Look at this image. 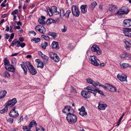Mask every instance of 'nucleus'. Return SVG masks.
Instances as JSON below:
<instances>
[{
  "label": "nucleus",
  "instance_id": "nucleus-26",
  "mask_svg": "<svg viewBox=\"0 0 131 131\" xmlns=\"http://www.w3.org/2000/svg\"><path fill=\"white\" fill-rule=\"evenodd\" d=\"M7 93V92L5 90H4L3 92H0V99L4 97Z\"/></svg>",
  "mask_w": 131,
  "mask_h": 131
},
{
  "label": "nucleus",
  "instance_id": "nucleus-13",
  "mask_svg": "<svg viewBox=\"0 0 131 131\" xmlns=\"http://www.w3.org/2000/svg\"><path fill=\"white\" fill-rule=\"evenodd\" d=\"M9 115L10 117L16 118L18 116L19 114L17 111H11L10 112Z\"/></svg>",
  "mask_w": 131,
  "mask_h": 131
},
{
  "label": "nucleus",
  "instance_id": "nucleus-32",
  "mask_svg": "<svg viewBox=\"0 0 131 131\" xmlns=\"http://www.w3.org/2000/svg\"><path fill=\"white\" fill-rule=\"evenodd\" d=\"M49 55L50 57L52 59H54V57L55 56H56V53L52 52H50L49 53Z\"/></svg>",
  "mask_w": 131,
  "mask_h": 131
},
{
  "label": "nucleus",
  "instance_id": "nucleus-4",
  "mask_svg": "<svg viewBox=\"0 0 131 131\" xmlns=\"http://www.w3.org/2000/svg\"><path fill=\"white\" fill-rule=\"evenodd\" d=\"M72 13L73 15L76 17H78L80 15V11L78 7L76 5H73L72 8Z\"/></svg>",
  "mask_w": 131,
  "mask_h": 131
},
{
  "label": "nucleus",
  "instance_id": "nucleus-9",
  "mask_svg": "<svg viewBox=\"0 0 131 131\" xmlns=\"http://www.w3.org/2000/svg\"><path fill=\"white\" fill-rule=\"evenodd\" d=\"M124 26L126 27H128L131 26V19H126L123 21Z\"/></svg>",
  "mask_w": 131,
  "mask_h": 131
},
{
  "label": "nucleus",
  "instance_id": "nucleus-2",
  "mask_svg": "<svg viewBox=\"0 0 131 131\" xmlns=\"http://www.w3.org/2000/svg\"><path fill=\"white\" fill-rule=\"evenodd\" d=\"M73 113H69L67 114L66 119L68 122L70 124H74L77 121L76 116Z\"/></svg>",
  "mask_w": 131,
  "mask_h": 131
},
{
  "label": "nucleus",
  "instance_id": "nucleus-38",
  "mask_svg": "<svg viewBox=\"0 0 131 131\" xmlns=\"http://www.w3.org/2000/svg\"><path fill=\"white\" fill-rule=\"evenodd\" d=\"M55 62H58L60 60L59 57L57 56L56 54V56H55L54 57V59H53Z\"/></svg>",
  "mask_w": 131,
  "mask_h": 131
},
{
  "label": "nucleus",
  "instance_id": "nucleus-45",
  "mask_svg": "<svg viewBox=\"0 0 131 131\" xmlns=\"http://www.w3.org/2000/svg\"><path fill=\"white\" fill-rule=\"evenodd\" d=\"M125 35L127 37H131V33L128 32H124Z\"/></svg>",
  "mask_w": 131,
  "mask_h": 131
},
{
  "label": "nucleus",
  "instance_id": "nucleus-55",
  "mask_svg": "<svg viewBox=\"0 0 131 131\" xmlns=\"http://www.w3.org/2000/svg\"><path fill=\"white\" fill-rule=\"evenodd\" d=\"M114 86H113L112 85H110L109 84H107V90H109L111 91V90L112 89V87H114Z\"/></svg>",
  "mask_w": 131,
  "mask_h": 131
},
{
  "label": "nucleus",
  "instance_id": "nucleus-34",
  "mask_svg": "<svg viewBox=\"0 0 131 131\" xmlns=\"http://www.w3.org/2000/svg\"><path fill=\"white\" fill-rule=\"evenodd\" d=\"M25 64L28 69L33 66L31 63L28 61L26 62L25 63Z\"/></svg>",
  "mask_w": 131,
  "mask_h": 131
},
{
  "label": "nucleus",
  "instance_id": "nucleus-10",
  "mask_svg": "<svg viewBox=\"0 0 131 131\" xmlns=\"http://www.w3.org/2000/svg\"><path fill=\"white\" fill-rule=\"evenodd\" d=\"M117 77L121 81H127V76L124 74H118Z\"/></svg>",
  "mask_w": 131,
  "mask_h": 131
},
{
  "label": "nucleus",
  "instance_id": "nucleus-1",
  "mask_svg": "<svg viewBox=\"0 0 131 131\" xmlns=\"http://www.w3.org/2000/svg\"><path fill=\"white\" fill-rule=\"evenodd\" d=\"M17 102L16 99L14 98L12 100L8 101L5 104V108L0 111V113L3 114L6 112L8 110V107H11L14 106Z\"/></svg>",
  "mask_w": 131,
  "mask_h": 131
},
{
  "label": "nucleus",
  "instance_id": "nucleus-42",
  "mask_svg": "<svg viewBox=\"0 0 131 131\" xmlns=\"http://www.w3.org/2000/svg\"><path fill=\"white\" fill-rule=\"evenodd\" d=\"M61 30L62 32H65L67 30V27L64 25L63 27L61 28Z\"/></svg>",
  "mask_w": 131,
  "mask_h": 131
},
{
  "label": "nucleus",
  "instance_id": "nucleus-17",
  "mask_svg": "<svg viewBox=\"0 0 131 131\" xmlns=\"http://www.w3.org/2000/svg\"><path fill=\"white\" fill-rule=\"evenodd\" d=\"M87 6L86 5H82L81 6V12L82 13L85 14L87 12Z\"/></svg>",
  "mask_w": 131,
  "mask_h": 131
},
{
  "label": "nucleus",
  "instance_id": "nucleus-15",
  "mask_svg": "<svg viewBox=\"0 0 131 131\" xmlns=\"http://www.w3.org/2000/svg\"><path fill=\"white\" fill-rule=\"evenodd\" d=\"M53 49L57 50L59 48V45L58 42L54 41H53L51 45Z\"/></svg>",
  "mask_w": 131,
  "mask_h": 131
},
{
  "label": "nucleus",
  "instance_id": "nucleus-20",
  "mask_svg": "<svg viewBox=\"0 0 131 131\" xmlns=\"http://www.w3.org/2000/svg\"><path fill=\"white\" fill-rule=\"evenodd\" d=\"M106 104H99L98 106V108L100 110H104L105 109V108L107 107Z\"/></svg>",
  "mask_w": 131,
  "mask_h": 131
},
{
  "label": "nucleus",
  "instance_id": "nucleus-33",
  "mask_svg": "<svg viewBox=\"0 0 131 131\" xmlns=\"http://www.w3.org/2000/svg\"><path fill=\"white\" fill-rule=\"evenodd\" d=\"M48 34L49 35L52 36L54 38H55L57 35V34L55 32H49L48 33Z\"/></svg>",
  "mask_w": 131,
  "mask_h": 131
},
{
  "label": "nucleus",
  "instance_id": "nucleus-54",
  "mask_svg": "<svg viewBox=\"0 0 131 131\" xmlns=\"http://www.w3.org/2000/svg\"><path fill=\"white\" fill-rule=\"evenodd\" d=\"M114 86H113L112 85H110L109 84H107V90H109L111 91V90L112 89V87H114Z\"/></svg>",
  "mask_w": 131,
  "mask_h": 131
},
{
  "label": "nucleus",
  "instance_id": "nucleus-40",
  "mask_svg": "<svg viewBox=\"0 0 131 131\" xmlns=\"http://www.w3.org/2000/svg\"><path fill=\"white\" fill-rule=\"evenodd\" d=\"M66 12L63 9H61L60 12V15L61 16L63 17L64 16V15Z\"/></svg>",
  "mask_w": 131,
  "mask_h": 131
},
{
  "label": "nucleus",
  "instance_id": "nucleus-28",
  "mask_svg": "<svg viewBox=\"0 0 131 131\" xmlns=\"http://www.w3.org/2000/svg\"><path fill=\"white\" fill-rule=\"evenodd\" d=\"M97 5V3L95 1H94L91 3V4L90 6L89 7L92 9L93 10V9Z\"/></svg>",
  "mask_w": 131,
  "mask_h": 131
},
{
  "label": "nucleus",
  "instance_id": "nucleus-29",
  "mask_svg": "<svg viewBox=\"0 0 131 131\" xmlns=\"http://www.w3.org/2000/svg\"><path fill=\"white\" fill-rule=\"evenodd\" d=\"M47 11H46L49 13V16H52L53 15V13L50 7H48L47 8Z\"/></svg>",
  "mask_w": 131,
  "mask_h": 131
},
{
  "label": "nucleus",
  "instance_id": "nucleus-16",
  "mask_svg": "<svg viewBox=\"0 0 131 131\" xmlns=\"http://www.w3.org/2000/svg\"><path fill=\"white\" fill-rule=\"evenodd\" d=\"M46 19V17L43 16H41V18H39L38 20V22L39 23L42 25H44L46 24V23L44 20Z\"/></svg>",
  "mask_w": 131,
  "mask_h": 131
},
{
  "label": "nucleus",
  "instance_id": "nucleus-62",
  "mask_svg": "<svg viewBox=\"0 0 131 131\" xmlns=\"http://www.w3.org/2000/svg\"><path fill=\"white\" fill-rule=\"evenodd\" d=\"M17 44L16 46V47H19L20 46V41L18 40H17Z\"/></svg>",
  "mask_w": 131,
  "mask_h": 131
},
{
  "label": "nucleus",
  "instance_id": "nucleus-46",
  "mask_svg": "<svg viewBox=\"0 0 131 131\" xmlns=\"http://www.w3.org/2000/svg\"><path fill=\"white\" fill-rule=\"evenodd\" d=\"M17 39H14L11 43V46H13L15 45L17 43Z\"/></svg>",
  "mask_w": 131,
  "mask_h": 131
},
{
  "label": "nucleus",
  "instance_id": "nucleus-39",
  "mask_svg": "<svg viewBox=\"0 0 131 131\" xmlns=\"http://www.w3.org/2000/svg\"><path fill=\"white\" fill-rule=\"evenodd\" d=\"M71 13V11L70 10H67L65 13L64 16H65L68 18L69 17V14H70Z\"/></svg>",
  "mask_w": 131,
  "mask_h": 131
},
{
  "label": "nucleus",
  "instance_id": "nucleus-7",
  "mask_svg": "<svg viewBox=\"0 0 131 131\" xmlns=\"http://www.w3.org/2000/svg\"><path fill=\"white\" fill-rule=\"evenodd\" d=\"M35 29L37 30L43 34H45L46 31V28L43 26L40 25L37 26L35 27Z\"/></svg>",
  "mask_w": 131,
  "mask_h": 131
},
{
  "label": "nucleus",
  "instance_id": "nucleus-23",
  "mask_svg": "<svg viewBox=\"0 0 131 131\" xmlns=\"http://www.w3.org/2000/svg\"><path fill=\"white\" fill-rule=\"evenodd\" d=\"M22 68L23 69L24 73V74L26 75L27 74V69L24 64H21L20 65Z\"/></svg>",
  "mask_w": 131,
  "mask_h": 131
},
{
  "label": "nucleus",
  "instance_id": "nucleus-12",
  "mask_svg": "<svg viewBox=\"0 0 131 131\" xmlns=\"http://www.w3.org/2000/svg\"><path fill=\"white\" fill-rule=\"evenodd\" d=\"M81 94L83 96L86 98H88L90 97V95L88 92L85 90L82 91Z\"/></svg>",
  "mask_w": 131,
  "mask_h": 131
},
{
  "label": "nucleus",
  "instance_id": "nucleus-8",
  "mask_svg": "<svg viewBox=\"0 0 131 131\" xmlns=\"http://www.w3.org/2000/svg\"><path fill=\"white\" fill-rule=\"evenodd\" d=\"M86 82L88 83L93 85L95 87H96L98 85H101V84L98 82H95L91 79H86Z\"/></svg>",
  "mask_w": 131,
  "mask_h": 131
},
{
  "label": "nucleus",
  "instance_id": "nucleus-60",
  "mask_svg": "<svg viewBox=\"0 0 131 131\" xmlns=\"http://www.w3.org/2000/svg\"><path fill=\"white\" fill-rule=\"evenodd\" d=\"M112 89L111 90V91L113 92H114L116 91V89L115 87L114 86V87H112Z\"/></svg>",
  "mask_w": 131,
  "mask_h": 131
},
{
  "label": "nucleus",
  "instance_id": "nucleus-52",
  "mask_svg": "<svg viewBox=\"0 0 131 131\" xmlns=\"http://www.w3.org/2000/svg\"><path fill=\"white\" fill-rule=\"evenodd\" d=\"M84 89L87 90L88 91V92H91V91L92 90V88L89 86H87L86 88H84Z\"/></svg>",
  "mask_w": 131,
  "mask_h": 131
},
{
  "label": "nucleus",
  "instance_id": "nucleus-41",
  "mask_svg": "<svg viewBox=\"0 0 131 131\" xmlns=\"http://www.w3.org/2000/svg\"><path fill=\"white\" fill-rule=\"evenodd\" d=\"M95 90L96 91L101 95H104L103 92L101 90H99V89L97 88H96Z\"/></svg>",
  "mask_w": 131,
  "mask_h": 131
},
{
  "label": "nucleus",
  "instance_id": "nucleus-6",
  "mask_svg": "<svg viewBox=\"0 0 131 131\" xmlns=\"http://www.w3.org/2000/svg\"><path fill=\"white\" fill-rule=\"evenodd\" d=\"M62 112L64 113H74V110L70 106H66L65 107V108L62 110Z\"/></svg>",
  "mask_w": 131,
  "mask_h": 131
},
{
  "label": "nucleus",
  "instance_id": "nucleus-27",
  "mask_svg": "<svg viewBox=\"0 0 131 131\" xmlns=\"http://www.w3.org/2000/svg\"><path fill=\"white\" fill-rule=\"evenodd\" d=\"M41 46L42 48L45 49H46V47L48 46V43L47 42L44 41L41 43Z\"/></svg>",
  "mask_w": 131,
  "mask_h": 131
},
{
  "label": "nucleus",
  "instance_id": "nucleus-18",
  "mask_svg": "<svg viewBox=\"0 0 131 131\" xmlns=\"http://www.w3.org/2000/svg\"><path fill=\"white\" fill-rule=\"evenodd\" d=\"M28 70L30 73L33 75H35L37 73V71L33 66L29 68Z\"/></svg>",
  "mask_w": 131,
  "mask_h": 131
},
{
  "label": "nucleus",
  "instance_id": "nucleus-44",
  "mask_svg": "<svg viewBox=\"0 0 131 131\" xmlns=\"http://www.w3.org/2000/svg\"><path fill=\"white\" fill-rule=\"evenodd\" d=\"M38 64L37 67H40L42 68L44 67V64L43 62L42 61H40V62L38 63Z\"/></svg>",
  "mask_w": 131,
  "mask_h": 131
},
{
  "label": "nucleus",
  "instance_id": "nucleus-5",
  "mask_svg": "<svg viewBox=\"0 0 131 131\" xmlns=\"http://www.w3.org/2000/svg\"><path fill=\"white\" fill-rule=\"evenodd\" d=\"M128 12L129 10L128 8H126L123 7L117 11L116 15L118 14L119 15L124 14L126 15Z\"/></svg>",
  "mask_w": 131,
  "mask_h": 131
},
{
  "label": "nucleus",
  "instance_id": "nucleus-25",
  "mask_svg": "<svg viewBox=\"0 0 131 131\" xmlns=\"http://www.w3.org/2000/svg\"><path fill=\"white\" fill-rule=\"evenodd\" d=\"M42 59L43 60L45 63H47L48 61V60L49 57L44 54L42 55V56L41 57Z\"/></svg>",
  "mask_w": 131,
  "mask_h": 131
},
{
  "label": "nucleus",
  "instance_id": "nucleus-3",
  "mask_svg": "<svg viewBox=\"0 0 131 131\" xmlns=\"http://www.w3.org/2000/svg\"><path fill=\"white\" fill-rule=\"evenodd\" d=\"M89 60L90 63L94 66H98L100 65V61L95 56H90Z\"/></svg>",
  "mask_w": 131,
  "mask_h": 131
},
{
  "label": "nucleus",
  "instance_id": "nucleus-36",
  "mask_svg": "<svg viewBox=\"0 0 131 131\" xmlns=\"http://www.w3.org/2000/svg\"><path fill=\"white\" fill-rule=\"evenodd\" d=\"M40 39L39 38H34L31 40L32 41H34L35 43H37L40 41Z\"/></svg>",
  "mask_w": 131,
  "mask_h": 131
},
{
  "label": "nucleus",
  "instance_id": "nucleus-64",
  "mask_svg": "<svg viewBox=\"0 0 131 131\" xmlns=\"http://www.w3.org/2000/svg\"><path fill=\"white\" fill-rule=\"evenodd\" d=\"M96 91L95 90H92V91H91V92H91L92 93H93L94 94V95H95L96 94V93H97V92H96Z\"/></svg>",
  "mask_w": 131,
  "mask_h": 131
},
{
  "label": "nucleus",
  "instance_id": "nucleus-35",
  "mask_svg": "<svg viewBox=\"0 0 131 131\" xmlns=\"http://www.w3.org/2000/svg\"><path fill=\"white\" fill-rule=\"evenodd\" d=\"M94 52H96V54L98 55L101 54L102 53L101 50L99 48V47Z\"/></svg>",
  "mask_w": 131,
  "mask_h": 131
},
{
  "label": "nucleus",
  "instance_id": "nucleus-21",
  "mask_svg": "<svg viewBox=\"0 0 131 131\" xmlns=\"http://www.w3.org/2000/svg\"><path fill=\"white\" fill-rule=\"evenodd\" d=\"M120 66L123 69H125L129 66V65L128 63H123L120 64Z\"/></svg>",
  "mask_w": 131,
  "mask_h": 131
},
{
  "label": "nucleus",
  "instance_id": "nucleus-37",
  "mask_svg": "<svg viewBox=\"0 0 131 131\" xmlns=\"http://www.w3.org/2000/svg\"><path fill=\"white\" fill-rule=\"evenodd\" d=\"M55 62H58L60 60L59 57L57 56L56 54V56H55L54 57V59H53Z\"/></svg>",
  "mask_w": 131,
  "mask_h": 131
},
{
  "label": "nucleus",
  "instance_id": "nucleus-19",
  "mask_svg": "<svg viewBox=\"0 0 131 131\" xmlns=\"http://www.w3.org/2000/svg\"><path fill=\"white\" fill-rule=\"evenodd\" d=\"M5 68L6 70L13 72H14L15 71V68L13 66L11 65H9L7 68Z\"/></svg>",
  "mask_w": 131,
  "mask_h": 131
},
{
  "label": "nucleus",
  "instance_id": "nucleus-56",
  "mask_svg": "<svg viewBox=\"0 0 131 131\" xmlns=\"http://www.w3.org/2000/svg\"><path fill=\"white\" fill-rule=\"evenodd\" d=\"M18 11L17 10H15L13 12H12V14L13 15H14L18 13Z\"/></svg>",
  "mask_w": 131,
  "mask_h": 131
},
{
  "label": "nucleus",
  "instance_id": "nucleus-50",
  "mask_svg": "<svg viewBox=\"0 0 131 131\" xmlns=\"http://www.w3.org/2000/svg\"><path fill=\"white\" fill-rule=\"evenodd\" d=\"M51 9L53 13L55 11H57V8L56 6H54L52 7Z\"/></svg>",
  "mask_w": 131,
  "mask_h": 131
},
{
  "label": "nucleus",
  "instance_id": "nucleus-22",
  "mask_svg": "<svg viewBox=\"0 0 131 131\" xmlns=\"http://www.w3.org/2000/svg\"><path fill=\"white\" fill-rule=\"evenodd\" d=\"M3 61L4 63V65L5 66V68H7L8 67L9 65V63L8 60L7 58H5L3 60Z\"/></svg>",
  "mask_w": 131,
  "mask_h": 131
},
{
  "label": "nucleus",
  "instance_id": "nucleus-57",
  "mask_svg": "<svg viewBox=\"0 0 131 131\" xmlns=\"http://www.w3.org/2000/svg\"><path fill=\"white\" fill-rule=\"evenodd\" d=\"M113 7H110L108 9L112 13L114 12L115 10Z\"/></svg>",
  "mask_w": 131,
  "mask_h": 131
},
{
  "label": "nucleus",
  "instance_id": "nucleus-53",
  "mask_svg": "<svg viewBox=\"0 0 131 131\" xmlns=\"http://www.w3.org/2000/svg\"><path fill=\"white\" fill-rule=\"evenodd\" d=\"M41 128H38L37 127H36V131H44L45 129L41 127Z\"/></svg>",
  "mask_w": 131,
  "mask_h": 131
},
{
  "label": "nucleus",
  "instance_id": "nucleus-63",
  "mask_svg": "<svg viewBox=\"0 0 131 131\" xmlns=\"http://www.w3.org/2000/svg\"><path fill=\"white\" fill-rule=\"evenodd\" d=\"M125 30H126L125 32H128L129 31L131 32V28H124Z\"/></svg>",
  "mask_w": 131,
  "mask_h": 131
},
{
  "label": "nucleus",
  "instance_id": "nucleus-47",
  "mask_svg": "<svg viewBox=\"0 0 131 131\" xmlns=\"http://www.w3.org/2000/svg\"><path fill=\"white\" fill-rule=\"evenodd\" d=\"M42 37L44 38V39L47 40H49L50 39V38L48 36H45L44 35H41Z\"/></svg>",
  "mask_w": 131,
  "mask_h": 131
},
{
  "label": "nucleus",
  "instance_id": "nucleus-11",
  "mask_svg": "<svg viewBox=\"0 0 131 131\" xmlns=\"http://www.w3.org/2000/svg\"><path fill=\"white\" fill-rule=\"evenodd\" d=\"M85 109L84 107H81V108L79 109L80 111L79 114L82 116L86 115L87 113L85 112Z\"/></svg>",
  "mask_w": 131,
  "mask_h": 131
},
{
  "label": "nucleus",
  "instance_id": "nucleus-14",
  "mask_svg": "<svg viewBox=\"0 0 131 131\" xmlns=\"http://www.w3.org/2000/svg\"><path fill=\"white\" fill-rule=\"evenodd\" d=\"M120 57L122 59L125 58H130L131 57V56L130 54L125 52H123L120 55Z\"/></svg>",
  "mask_w": 131,
  "mask_h": 131
},
{
  "label": "nucleus",
  "instance_id": "nucleus-59",
  "mask_svg": "<svg viewBox=\"0 0 131 131\" xmlns=\"http://www.w3.org/2000/svg\"><path fill=\"white\" fill-rule=\"evenodd\" d=\"M7 2L6 0H5L3 3L1 4V6L2 7H4L5 6V4Z\"/></svg>",
  "mask_w": 131,
  "mask_h": 131
},
{
  "label": "nucleus",
  "instance_id": "nucleus-51",
  "mask_svg": "<svg viewBox=\"0 0 131 131\" xmlns=\"http://www.w3.org/2000/svg\"><path fill=\"white\" fill-rule=\"evenodd\" d=\"M13 118H10L7 120V122L10 124H12L13 122Z\"/></svg>",
  "mask_w": 131,
  "mask_h": 131
},
{
  "label": "nucleus",
  "instance_id": "nucleus-61",
  "mask_svg": "<svg viewBox=\"0 0 131 131\" xmlns=\"http://www.w3.org/2000/svg\"><path fill=\"white\" fill-rule=\"evenodd\" d=\"M67 4L68 5L69 4H71L72 3V0H66Z\"/></svg>",
  "mask_w": 131,
  "mask_h": 131
},
{
  "label": "nucleus",
  "instance_id": "nucleus-31",
  "mask_svg": "<svg viewBox=\"0 0 131 131\" xmlns=\"http://www.w3.org/2000/svg\"><path fill=\"white\" fill-rule=\"evenodd\" d=\"M3 75L5 77L7 78H10V75L9 73L7 71L3 73Z\"/></svg>",
  "mask_w": 131,
  "mask_h": 131
},
{
  "label": "nucleus",
  "instance_id": "nucleus-49",
  "mask_svg": "<svg viewBox=\"0 0 131 131\" xmlns=\"http://www.w3.org/2000/svg\"><path fill=\"white\" fill-rule=\"evenodd\" d=\"M71 91L74 93H75L77 92V91L75 89L73 88L72 86H71Z\"/></svg>",
  "mask_w": 131,
  "mask_h": 131
},
{
  "label": "nucleus",
  "instance_id": "nucleus-24",
  "mask_svg": "<svg viewBox=\"0 0 131 131\" xmlns=\"http://www.w3.org/2000/svg\"><path fill=\"white\" fill-rule=\"evenodd\" d=\"M55 21L53 19H48L47 21V24L48 25H50L52 23H55Z\"/></svg>",
  "mask_w": 131,
  "mask_h": 131
},
{
  "label": "nucleus",
  "instance_id": "nucleus-58",
  "mask_svg": "<svg viewBox=\"0 0 131 131\" xmlns=\"http://www.w3.org/2000/svg\"><path fill=\"white\" fill-rule=\"evenodd\" d=\"M73 46H72L71 44H69L68 45V48L69 49H72L73 48Z\"/></svg>",
  "mask_w": 131,
  "mask_h": 131
},
{
  "label": "nucleus",
  "instance_id": "nucleus-43",
  "mask_svg": "<svg viewBox=\"0 0 131 131\" xmlns=\"http://www.w3.org/2000/svg\"><path fill=\"white\" fill-rule=\"evenodd\" d=\"M23 129L24 131H28L30 129V128L29 126H24Z\"/></svg>",
  "mask_w": 131,
  "mask_h": 131
},
{
  "label": "nucleus",
  "instance_id": "nucleus-48",
  "mask_svg": "<svg viewBox=\"0 0 131 131\" xmlns=\"http://www.w3.org/2000/svg\"><path fill=\"white\" fill-rule=\"evenodd\" d=\"M33 123H35V124H36V121L34 120H32L31 122H30L29 125V127L30 128L32 127V125H33Z\"/></svg>",
  "mask_w": 131,
  "mask_h": 131
},
{
  "label": "nucleus",
  "instance_id": "nucleus-30",
  "mask_svg": "<svg viewBox=\"0 0 131 131\" xmlns=\"http://www.w3.org/2000/svg\"><path fill=\"white\" fill-rule=\"evenodd\" d=\"M98 47V46L96 45H94L91 47V49L92 51L94 52L97 50Z\"/></svg>",
  "mask_w": 131,
  "mask_h": 131
}]
</instances>
